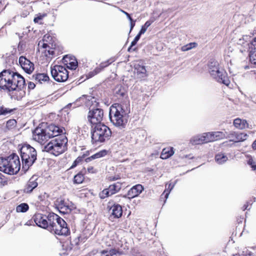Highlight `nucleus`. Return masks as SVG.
Returning <instances> with one entry per match:
<instances>
[{"label": "nucleus", "instance_id": "338daca9", "mask_svg": "<svg viewBox=\"0 0 256 256\" xmlns=\"http://www.w3.org/2000/svg\"><path fill=\"white\" fill-rule=\"evenodd\" d=\"M251 72H253L254 74H255V71L254 70H252Z\"/></svg>", "mask_w": 256, "mask_h": 256}, {"label": "nucleus", "instance_id": "20e7f679", "mask_svg": "<svg viewBox=\"0 0 256 256\" xmlns=\"http://www.w3.org/2000/svg\"><path fill=\"white\" fill-rule=\"evenodd\" d=\"M55 137L44 146V150L56 156L66 150L68 139L66 136L60 134Z\"/></svg>", "mask_w": 256, "mask_h": 256}, {"label": "nucleus", "instance_id": "f03ea898", "mask_svg": "<svg viewBox=\"0 0 256 256\" xmlns=\"http://www.w3.org/2000/svg\"><path fill=\"white\" fill-rule=\"evenodd\" d=\"M64 130L63 128L52 124L46 128H43L42 126H38L33 132L32 136L34 140L43 144L48 138L58 136Z\"/></svg>", "mask_w": 256, "mask_h": 256}, {"label": "nucleus", "instance_id": "052dcab7", "mask_svg": "<svg viewBox=\"0 0 256 256\" xmlns=\"http://www.w3.org/2000/svg\"><path fill=\"white\" fill-rule=\"evenodd\" d=\"M248 204H245L242 206V210H247V209L250 210V208H248Z\"/></svg>", "mask_w": 256, "mask_h": 256}, {"label": "nucleus", "instance_id": "a211bd4d", "mask_svg": "<svg viewBox=\"0 0 256 256\" xmlns=\"http://www.w3.org/2000/svg\"><path fill=\"white\" fill-rule=\"evenodd\" d=\"M24 86H22L18 88H16L15 90H12L10 92H7L8 95L10 96L12 99L20 100L24 96L26 92L24 90L23 88Z\"/></svg>", "mask_w": 256, "mask_h": 256}, {"label": "nucleus", "instance_id": "412c9836", "mask_svg": "<svg viewBox=\"0 0 256 256\" xmlns=\"http://www.w3.org/2000/svg\"><path fill=\"white\" fill-rule=\"evenodd\" d=\"M34 220L38 226L43 228H48V223H47L46 216L38 214L35 216Z\"/></svg>", "mask_w": 256, "mask_h": 256}, {"label": "nucleus", "instance_id": "6e6d98bb", "mask_svg": "<svg viewBox=\"0 0 256 256\" xmlns=\"http://www.w3.org/2000/svg\"><path fill=\"white\" fill-rule=\"evenodd\" d=\"M82 158H83L82 156V157L78 156L74 161L76 162L78 164L82 162Z\"/></svg>", "mask_w": 256, "mask_h": 256}, {"label": "nucleus", "instance_id": "c03bdc74", "mask_svg": "<svg viewBox=\"0 0 256 256\" xmlns=\"http://www.w3.org/2000/svg\"><path fill=\"white\" fill-rule=\"evenodd\" d=\"M110 64V63L108 62V61L106 62H104L101 63L99 66L96 68H100V72L105 67L108 66Z\"/></svg>", "mask_w": 256, "mask_h": 256}, {"label": "nucleus", "instance_id": "774afa93", "mask_svg": "<svg viewBox=\"0 0 256 256\" xmlns=\"http://www.w3.org/2000/svg\"><path fill=\"white\" fill-rule=\"evenodd\" d=\"M67 57L64 58V60H66V58H67Z\"/></svg>", "mask_w": 256, "mask_h": 256}, {"label": "nucleus", "instance_id": "680f3d73", "mask_svg": "<svg viewBox=\"0 0 256 256\" xmlns=\"http://www.w3.org/2000/svg\"><path fill=\"white\" fill-rule=\"evenodd\" d=\"M252 148L254 150L256 149V140L254 141V142H253V143L252 144Z\"/></svg>", "mask_w": 256, "mask_h": 256}, {"label": "nucleus", "instance_id": "8fccbe9b", "mask_svg": "<svg viewBox=\"0 0 256 256\" xmlns=\"http://www.w3.org/2000/svg\"><path fill=\"white\" fill-rule=\"evenodd\" d=\"M46 16V14H44L43 15H40L37 17H36L34 20V22L36 23H38L40 20H42Z\"/></svg>", "mask_w": 256, "mask_h": 256}, {"label": "nucleus", "instance_id": "5701e85b", "mask_svg": "<svg viewBox=\"0 0 256 256\" xmlns=\"http://www.w3.org/2000/svg\"><path fill=\"white\" fill-rule=\"evenodd\" d=\"M190 142L193 145L208 143L206 134L204 133L201 135H198L192 137L190 138Z\"/></svg>", "mask_w": 256, "mask_h": 256}, {"label": "nucleus", "instance_id": "4d7b16f0", "mask_svg": "<svg viewBox=\"0 0 256 256\" xmlns=\"http://www.w3.org/2000/svg\"><path fill=\"white\" fill-rule=\"evenodd\" d=\"M142 34H140V32H139L138 34L135 37L134 40H135V41H136L138 42V40H140Z\"/></svg>", "mask_w": 256, "mask_h": 256}, {"label": "nucleus", "instance_id": "49530a36", "mask_svg": "<svg viewBox=\"0 0 256 256\" xmlns=\"http://www.w3.org/2000/svg\"><path fill=\"white\" fill-rule=\"evenodd\" d=\"M106 244L108 246H111L114 244V242L113 240H110L108 238H104Z\"/></svg>", "mask_w": 256, "mask_h": 256}, {"label": "nucleus", "instance_id": "0e129e2a", "mask_svg": "<svg viewBox=\"0 0 256 256\" xmlns=\"http://www.w3.org/2000/svg\"><path fill=\"white\" fill-rule=\"evenodd\" d=\"M48 46L47 44H46V43H42V47L44 48H46L47 47H48Z\"/></svg>", "mask_w": 256, "mask_h": 256}, {"label": "nucleus", "instance_id": "b1692460", "mask_svg": "<svg viewBox=\"0 0 256 256\" xmlns=\"http://www.w3.org/2000/svg\"><path fill=\"white\" fill-rule=\"evenodd\" d=\"M38 182L34 177L31 178L24 188V192L26 193H30L32 190L38 186Z\"/></svg>", "mask_w": 256, "mask_h": 256}, {"label": "nucleus", "instance_id": "393cba45", "mask_svg": "<svg viewBox=\"0 0 256 256\" xmlns=\"http://www.w3.org/2000/svg\"><path fill=\"white\" fill-rule=\"evenodd\" d=\"M234 125L236 128L242 130L246 128L248 124L246 120L238 118L234 120Z\"/></svg>", "mask_w": 256, "mask_h": 256}, {"label": "nucleus", "instance_id": "5fc2aeb1", "mask_svg": "<svg viewBox=\"0 0 256 256\" xmlns=\"http://www.w3.org/2000/svg\"><path fill=\"white\" fill-rule=\"evenodd\" d=\"M130 32L132 30V28H134V27L135 26V21H134L132 20V21H130Z\"/></svg>", "mask_w": 256, "mask_h": 256}, {"label": "nucleus", "instance_id": "c85d7f7f", "mask_svg": "<svg viewBox=\"0 0 256 256\" xmlns=\"http://www.w3.org/2000/svg\"><path fill=\"white\" fill-rule=\"evenodd\" d=\"M134 67L137 74L140 75V77L144 78L146 76V70L144 66L137 64Z\"/></svg>", "mask_w": 256, "mask_h": 256}, {"label": "nucleus", "instance_id": "9b49d317", "mask_svg": "<svg viewBox=\"0 0 256 256\" xmlns=\"http://www.w3.org/2000/svg\"><path fill=\"white\" fill-rule=\"evenodd\" d=\"M56 204L59 211L63 214H68L75 208L74 204L68 200H65L58 198L56 201Z\"/></svg>", "mask_w": 256, "mask_h": 256}, {"label": "nucleus", "instance_id": "a878e982", "mask_svg": "<svg viewBox=\"0 0 256 256\" xmlns=\"http://www.w3.org/2000/svg\"><path fill=\"white\" fill-rule=\"evenodd\" d=\"M33 79L36 82L42 84L43 82H46L49 80V77L46 74H37L32 76Z\"/></svg>", "mask_w": 256, "mask_h": 256}, {"label": "nucleus", "instance_id": "39448f33", "mask_svg": "<svg viewBox=\"0 0 256 256\" xmlns=\"http://www.w3.org/2000/svg\"><path fill=\"white\" fill-rule=\"evenodd\" d=\"M20 152L22 162V170L26 172L36 160V151L30 145L24 144L22 146Z\"/></svg>", "mask_w": 256, "mask_h": 256}, {"label": "nucleus", "instance_id": "864d4df0", "mask_svg": "<svg viewBox=\"0 0 256 256\" xmlns=\"http://www.w3.org/2000/svg\"><path fill=\"white\" fill-rule=\"evenodd\" d=\"M122 12L126 15V17L128 18V19L130 20V21L132 20V18H131L130 14L128 13L127 12H126L124 10H122Z\"/></svg>", "mask_w": 256, "mask_h": 256}, {"label": "nucleus", "instance_id": "ea45409f", "mask_svg": "<svg viewBox=\"0 0 256 256\" xmlns=\"http://www.w3.org/2000/svg\"><path fill=\"white\" fill-rule=\"evenodd\" d=\"M72 61L70 60V62L68 63V68L71 70H76L78 66V62L76 60L72 59Z\"/></svg>", "mask_w": 256, "mask_h": 256}, {"label": "nucleus", "instance_id": "69168bd1", "mask_svg": "<svg viewBox=\"0 0 256 256\" xmlns=\"http://www.w3.org/2000/svg\"><path fill=\"white\" fill-rule=\"evenodd\" d=\"M49 37H50V36H49L45 35V36H44V40H46V38H49Z\"/></svg>", "mask_w": 256, "mask_h": 256}, {"label": "nucleus", "instance_id": "7ed1b4c3", "mask_svg": "<svg viewBox=\"0 0 256 256\" xmlns=\"http://www.w3.org/2000/svg\"><path fill=\"white\" fill-rule=\"evenodd\" d=\"M18 156L12 154L6 158H0V170L8 174H16L20 170Z\"/></svg>", "mask_w": 256, "mask_h": 256}, {"label": "nucleus", "instance_id": "f257e3e1", "mask_svg": "<svg viewBox=\"0 0 256 256\" xmlns=\"http://www.w3.org/2000/svg\"><path fill=\"white\" fill-rule=\"evenodd\" d=\"M25 86L24 78L19 74L10 70L0 73V88L4 92H10L18 86Z\"/></svg>", "mask_w": 256, "mask_h": 256}, {"label": "nucleus", "instance_id": "2f4dec72", "mask_svg": "<svg viewBox=\"0 0 256 256\" xmlns=\"http://www.w3.org/2000/svg\"><path fill=\"white\" fill-rule=\"evenodd\" d=\"M102 256H119L120 253L115 249H112L110 250H104L101 252Z\"/></svg>", "mask_w": 256, "mask_h": 256}, {"label": "nucleus", "instance_id": "423d86ee", "mask_svg": "<svg viewBox=\"0 0 256 256\" xmlns=\"http://www.w3.org/2000/svg\"><path fill=\"white\" fill-rule=\"evenodd\" d=\"M92 142L93 144L103 142L108 140L112 135L110 128L104 124L92 126Z\"/></svg>", "mask_w": 256, "mask_h": 256}, {"label": "nucleus", "instance_id": "2eb2a0df", "mask_svg": "<svg viewBox=\"0 0 256 256\" xmlns=\"http://www.w3.org/2000/svg\"><path fill=\"white\" fill-rule=\"evenodd\" d=\"M19 64L22 68L28 74L32 73L34 70V65L25 56H21L19 58Z\"/></svg>", "mask_w": 256, "mask_h": 256}, {"label": "nucleus", "instance_id": "72a5a7b5", "mask_svg": "<svg viewBox=\"0 0 256 256\" xmlns=\"http://www.w3.org/2000/svg\"><path fill=\"white\" fill-rule=\"evenodd\" d=\"M84 178L82 173H78L74 178V183L76 184H82L84 180Z\"/></svg>", "mask_w": 256, "mask_h": 256}, {"label": "nucleus", "instance_id": "dca6fc26", "mask_svg": "<svg viewBox=\"0 0 256 256\" xmlns=\"http://www.w3.org/2000/svg\"><path fill=\"white\" fill-rule=\"evenodd\" d=\"M107 208L111 216H113L114 218H119L122 216V210L120 204H114L110 205V202H109Z\"/></svg>", "mask_w": 256, "mask_h": 256}, {"label": "nucleus", "instance_id": "de8ad7c7", "mask_svg": "<svg viewBox=\"0 0 256 256\" xmlns=\"http://www.w3.org/2000/svg\"><path fill=\"white\" fill-rule=\"evenodd\" d=\"M87 171L90 174H95L97 172L96 169L94 168L92 166H88L87 168Z\"/></svg>", "mask_w": 256, "mask_h": 256}, {"label": "nucleus", "instance_id": "58836bf2", "mask_svg": "<svg viewBox=\"0 0 256 256\" xmlns=\"http://www.w3.org/2000/svg\"><path fill=\"white\" fill-rule=\"evenodd\" d=\"M115 94L117 96H123L124 95V90L122 88V86H118L115 88Z\"/></svg>", "mask_w": 256, "mask_h": 256}, {"label": "nucleus", "instance_id": "79ce46f5", "mask_svg": "<svg viewBox=\"0 0 256 256\" xmlns=\"http://www.w3.org/2000/svg\"><path fill=\"white\" fill-rule=\"evenodd\" d=\"M248 164L251 166L253 170H255L256 169V164L252 158H248Z\"/></svg>", "mask_w": 256, "mask_h": 256}, {"label": "nucleus", "instance_id": "bb28decb", "mask_svg": "<svg viewBox=\"0 0 256 256\" xmlns=\"http://www.w3.org/2000/svg\"><path fill=\"white\" fill-rule=\"evenodd\" d=\"M174 154V151L172 148H164L160 154V158L162 159H166L173 155Z\"/></svg>", "mask_w": 256, "mask_h": 256}, {"label": "nucleus", "instance_id": "09e8293b", "mask_svg": "<svg viewBox=\"0 0 256 256\" xmlns=\"http://www.w3.org/2000/svg\"><path fill=\"white\" fill-rule=\"evenodd\" d=\"M120 178L119 175H116L114 176H110L108 178L109 181H114Z\"/></svg>", "mask_w": 256, "mask_h": 256}, {"label": "nucleus", "instance_id": "c9c22d12", "mask_svg": "<svg viewBox=\"0 0 256 256\" xmlns=\"http://www.w3.org/2000/svg\"><path fill=\"white\" fill-rule=\"evenodd\" d=\"M13 109L6 108L4 106H0V116H6L11 114L13 112Z\"/></svg>", "mask_w": 256, "mask_h": 256}, {"label": "nucleus", "instance_id": "bf43d9fd", "mask_svg": "<svg viewBox=\"0 0 256 256\" xmlns=\"http://www.w3.org/2000/svg\"><path fill=\"white\" fill-rule=\"evenodd\" d=\"M4 176L1 173H0V183H2L4 182Z\"/></svg>", "mask_w": 256, "mask_h": 256}, {"label": "nucleus", "instance_id": "6ab92c4d", "mask_svg": "<svg viewBox=\"0 0 256 256\" xmlns=\"http://www.w3.org/2000/svg\"><path fill=\"white\" fill-rule=\"evenodd\" d=\"M226 138H230V142H238L246 140L248 138V135L242 132H232L226 136Z\"/></svg>", "mask_w": 256, "mask_h": 256}, {"label": "nucleus", "instance_id": "6e6552de", "mask_svg": "<svg viewBox=\"0 0 256 256\" xmlns=\"http://www.w3.org/2000/svg\"><path fill=\"white\" fill-rule=\"evenodd\" d=\"M104 117V111L102 109L96 108L90 110L88 114V120L92 126L102 124L101 122Z\"/></svg>", "mask_w": 256, "mask_h": 256}, {"label": "nucleus", "instance_id": "37998d69", "mask_svg": "<svg viewBox=\"0 0 256 256\" xmlns=\"http://www.w3.org/2000/svg\"><path fill=\"white\" fill-rule=\"evenodd\" d=\"M100 72V68H95L92 72H90L88 73V78H92Z\"/></svg>", "mask_w": 256, "mask_h": 256}, {"label": "nucleus", "instance_id": "1a4fd4ad", "mask_svg": "<svg viewBox=\"0 0 256 256\" xmlns=\"http://www.w3.org/2000/svg\"><path fill=\"white\" fill-rule=\"evenodd\" d=\"M51 74L55 80L58 82H64L68 77V70L62 66L56 65L52 68Z\"/></svg>", "mask_w": 256, "mask_h": 256}, {"label": "nucleus", "instance_id": "e433bc0d", "mask_svg": "<svg viewBox=\"0 0 256 256\" xmlns=\"http://www.w3.org/2000/svg\"><path fill=\"white\" fill-rule=\"evenodd\" d=\"M196 45L197 44L195 42H191L182 46L181 48V50L183 52H186L190 50L193 48H195L196 46Z\"/></svg>", "mask_w": 256, "mask_h": 256}, {"label": "nucleus", "instance_id": "3c124183", "mask_svg": "<svg viewBox=\"0 0 256 256\" xmlns=\"http://www.w3.org/2000/svg\"><path fill=\"white\" fill-rule=\"evenodd\" d=\"M137 43L136 41L134 40L131 42L130 46L128 48V51L130 52L131 50H132V47L135 46Z\"/></svg>", "mask_w": 256, "mask_h": 256}, {"label": "nucleus", "instance_id": "ddd939ff", "mask_svg": "<svg viewBox=\"0 0 256 256\" xmlns=\"http://www.w3.org/2000/svg\"><path fill=\"white\" fill-rule=\"evenodd\" d=\"M256 44V38H254L249 44V58H250V64L248 65L244 66L245 70H248L250 68H254V66H252V65L254 66L256 64V53L255 51V44Z\"/></svg>", "mask_w": 256, "mask_h": 256}, {"label": "nucleus", "instance_id": "aec40b11", "mask_svg": "<svg viewBox=\"0 0 256 256\" xmlns=\"http://www.w3.org/2000/svg\"><path fill=\"white\" fill-rule=\"evenodd\" d=\"M144 190L143 186L140 184L133 186L128 192L127 196H124V198H128L130 199L138 196Z\"/></svg>", "mask_w": 256, "mask_h": 256}, {"label": "nucleus", "instance_id": "7c9ffc66", "mask_svg": "<svg viewBox=\"0 0 256 256\" xmlns=\"http://www.w3.org/2000/svg\"><path fill=\"white\" fill-rule=\"evenodd\" d=\"M174 186V184H172V183H170L168 184H166V188L161 196L162 198L163 196H164V198H166L164 200V202H166V200L168 198V196H169V194H170V191L173 189Z\"/></svg>", "mask_w": 256, "mask_h": 256}, {"label": "nucleus", "instance_id": "4be33fe9", "mask_svg": "<svg viewBox=\"0 0 256 256\" xmlns=\"http://www.w3.org/2000/svg\"><path fill=\"white\" fill-rule=\"evenodd\" d=\"M60 218V216L54 213H50L48 214L46 216V220L47 223H48V228L49 230H52Z\"/></svg>", "mask_w": 256, "mask_h": 256}, {"label": "nucleus", "instance_id": "0eeeda50", "mask_svg": "<svg viewBox=\"0 0 256 256\" xmlns=\"http://www.w3.org/2000/svg\"><path fill=\"white\" fill-rule=\"evenodd\" d=\"M127 114L123 106L118 104H114L110 108V118L114 126H123L126 123V116Z\"/></svg>", "mask_w": 256, "mask_h": 256}, {"label": "nucleus", "instance_id": "f3484780", "mask_svg": "<svg viewBox=\"0 0 256 256\" xmlns=\"http://www.w3.org/2000/svg\"><path fill=\"white\" fill-rule=\"evenodd\" d=\"M208 142H214L226 138V134L222 132H205Z\"/></svg>", "mask_w": 256, "mask_h": 256}, {"label": "nucleus", "instance_id": "cd10ccee", "mask_svg": "<svg viewBox=\"0 0 256 256\" xmlns=\"http://www.w3.org/2000/svg\"><path fill=\"white\" fill-rule=\"evenodd\" d=\"M215 160L218 164H222L228 160V158L224 154L220 152L216 155Z\"/></svg>", "mask_w": 256, "mask_h": 256}, {"label": "nucleus", "instance_id": "f8f14e48", "mask_svg": "<svg viewBox=\"0 0 256 256\" xmlns=\"http://www.w3.org/2000/svg\"><path fill=\"white\" fill-rule=\"evenodd\" d=\"M121 188L122 184L120 182H117L110 185L108 188L104 189L100 193V197L102 199H104L106 197L118 192Z\"/></svg>", "mask_w": 256, "mask_h": 256}, {"label": "nucleus", "instance_id": "a18cd8bd", "mask_svg": "<svg viewBox=\"0 0 256 256\" xmlns=\"http://www.w3.org/2000/svg\"><path fill=\"white\" fill-rule=\"evenodd\" d=\"M110 64V63L108 62V61L106 62H104L101 63L99 66L96 68H100V72L105 67L108 66Z\"/></svg>", "mask_w": 256, "mask_h": 256}, {"label": "nucleus", "instance_id": "4c0bfd02", "mask_svg": "<svg viewBox=\"0 0 256 256\" xmlns=\"http://www.w3.org/2000/svg\"><path fill=\"white\" fill-rule=\"evenodd\" d=\"M16 125V121L12 119L8 120L6 124V128L8 130H11L14 128Z\"/></svg>", "mask_w": 256, "mask_h": 256}, {"label": "nucleus", "instance_id": "9d476101", "mask_svg": "<svg viewBox=\"0 0 256 256\" xmlns=\"http://www.w3.org/2000/svg\"><path fill=\"white\" fill-rule=\"evenodd\" d=\"M59 236H68L70 231L66 222L60 217L58 219L55 226L51 230Z\"/></svg>", "mask_w": 256, "mask_h": 256}, {"label": "nucleus", "instance_id": "a19ab883", "mask_svg": "<svg viewBox=\"0 0 256 256\" xmlns=\"http://www.w3.org/2000/svg\"><path fill=\"white\" fill-rule=\"evenodd\" d=\"M151 22L147 21L144 26H142L140 32V34H144L146 32L147 28L150 26Z\"/></svg>", "mask_w": 256, "mask_h": 256}, {"label": "nucleus", "instance_id": "13d9d810", "mask_svg": "<svg viewBox=\"0 0 256 256\" xmlns=\"http://www.w3.org/2000/svg\"><path fill=\"white\" fill-rule=\"evenodd\" d=\"M48 52L50 55H53L54 54V51L52 49L48 50Z\"/></svg>", "mask_w": 256, "mask_h": 256}, {"label": "nucleus", "instance_id": "4468645a", "mask_svg": "<svg viewBox=\"0 0 256 256\" xmlns=\"http://www.w3.org/2000/svg\"><path fill=\"white\" fill-rule=\"evenodd\" d=\"M212 72V76L218 82L222 83L226 86L229 84L230 82L228 78L226 73L224 70L221 69L220 70H213Z\"/></svg>", "mask_w": 256, "mask_h": 256}, {"label": "nucleus", "instance_id": "473e14b6", "mask_svg": "<svg viewBox=\"0 0 256 256\" xmlns=\"http://www.w3.org/2000/svg\"><path fill=\"white\" fill-rule=\"evenodd\" d=\"M218 62H216V61H212V62H211L209 65H208V66H209V69H210V74L211 76H212V73L213 72V70H220L218 68Z\"/></svg>", "mask_w": 256, "mask_h": 256}, {"label": "nucleus", "instance_id": "603ef678", "mask_svg": "<svg viewBox=\"0 0 256 256\" xmlns=\"http://www.w3.org/2000/svg\"><path fill=\"white\" fill-rule=\"evenodd\" d=\"M35 84L32 82H30L28 84V88L29 89H34L35 87Z\"/></svg>", "mask_w": 256, "mask_h": 256}, {"label": "nucleus", "instance_id": "e2e57ef3", "mask_svg": "<svg viewBox=\"0 0 256 256\" xmlns=\"http://www.w3.org/2000/svg\"><path fill=\"white\" fill-rule=\"evenodd\" d=\"M78 164L75 161H74V162H73L72 166H71L70 168H74L75 166H76V165Z\"/></svg>", "mask_w": 256, "mask_h": 256}, {"label": "nucleus", "instance_id": "f704fd0d", "mask_svg": "<svg viewBox=\"0 0 256 256\" xmlns=\"http://www.w3.org/2000/svg\"><path fill=\"white\" fill-rule=\"evenodd\" d=\"M28 206L26 203H22L16 208V210L17 212H24L28 210Z\"/></svg>", "mask_w": 256, "mask_h": 256}, {"label": "nucleus", "instance_id": "c756f323", "mask_svg": "<svg viewBox=\"0 0 256 256\" xmlns=\"http://www.w3.org/2000/svg\"><path fill=\"white\" fill-rule=\"evenodd\" d=\"M106 151L105 150H103L100 151V152L93 154L92 156L88 158H86L85 161L86 162H90L91 160H92L96 158H102V157L104 156L105 155H106Z\"/></svg>", "mask_w": 256, "mask_h": 256}]
</instances>
